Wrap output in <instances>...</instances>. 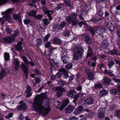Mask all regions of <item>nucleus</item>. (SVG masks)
Returning <instances> with one entry per match:
<instances>
[{
	"label": "nucleus",
	"mask_w": 120,
	"mask_h": 120,
	"mask_svg": "<svg viewBox=\"0 0 120 120\" xmlns=\"http://www.w3.org/2000/svg\"><path fill=\"white\" fill-rule=\"evenodd\" d=\"M42 98L40 95H38L33 103L32 108L35 111L38 112L44 116L48 113L50 109L49 103L45 107L42 106Z\"/></svg>",
	"instance_id": "nucleus-1"
},
{
	"label": "nucleus",
	"mask_w": 120,
	"mask_h": 120,
	"mask_svg": "<svg viewBox=\"0 0 120 120\" xmlns=\"http://www.w3.org/2000/svg\"><path fill=\"white\" fill-rule=\"evenodd\" d=\"M73 50L74 52L73 59L75 60H76L80 58L84 52L81 46H76Z\"/></svg>",
	"instance_id": "nucleus-2"
},
{
	"label": "nucleus",
	"mask_w": 120,
	"mask_h": 120,
	"mask_svg": "<svg viewBox=\"0 0 120 120\" xmlns=\"http://www.w3.org/2000/svg\"><path fill=\"white\" fill-rule=\"evenodd\" d=\"M11 11V9H10L7 10L6 11L2 13V15L5 16L4 17L2 18L3 20L8 21L11 19V17L9 15H8V14L10 13Z\"/></svg>",
	"instance_id": "nucleus-3"
},
{
	"label": "nucleus",
	"mask_w": 120,
	"mask_h": 120,
	"mask_svg": "<svg viewBox=\"0 0 120 120\" xmlns=\"http://www.w3.org/2000/svg\"><path fill=\"white\" fill-rule=\"evenodd\" d=\"M18 33V32L17 31H15L13 35L9 37L5 38H4V40L6 42L11 43L14 40V38L17 36Z\"/></svg>",
	"instance_id": "nucleus-4"
},
{
	"label": "nucleus",
	"mask_w": 120,
	"mask_h": 120,
	"mask_svg": "<svg viewBox=\"0 0 120 120\" xmlns=\"http://www.w3.org/2000/svg\"><path fill=\"white\" fill-rule=\"evenodd\" d=\"M43 10L45 14H47L48 17L49 18V19L51 20L52 18V15L53 13L52 10L49 11L47 8L46 7H44L43 8Z\"/></svg>",
	"instance_id": "nucleus-5"
},
{
	"label": "nucleus",
	"mask_w": 120,
	"mask_h": 120,
	"mask_svg": "<svg viewBox=\"0 0 120 120\" xmlns=\"http://www.w3.org/2000/svg\"><path fill=\"white\" fill-rule=\"evenodd\" d=\"M105 111V109L104 108H100L98 110V113L97 114L98 117L101 118L104 117V112Z\"/></svg>",
	"instance_id": "nucleus-6"
},
{
	"label": "nucleus",
	"mask_w": 120,
	"mask_h": 120,
	"mask_svg": "<svg viewBox=\"0 0 120 120\" xmlns=\"http://www.w3.org/2000/svg\"><path fill=\"white\" fill-rule=\"evenodd\" d=\"M56 90H58V91L57 93V96L59 97H60L62 94V92L65 91V89L62 87H57L55 89Z\"/></svg>",
	"instance_id": "nucleus-7"
},
{
	"label": "nucleus",
	"mask_w": 120,
	"mask_h": 120,
	"mask_svg": "<svg viewBox=\"0 0 120 120\" xmlns=\"http://www.w3.org/2000/svg\"><path fill=\"white\" fill-rule=\"evenodd\" d=\"M85 71L88 75V78L90 80L94 78V76L91 70L87 68L85 69Z\"/></svg>",
	"instance_id": "nucleus-8"
},
{
	"label": "nucleus",
	"mask_w": 120,
	"mask_h": 120,
	"mask_svg": "<svg viewBox=\"0 0 120 120\" xmlns=\"http://www.w3.org/2000/svg\"><path fill=\"white\" fill-rule=\"evenodd\" d=\"M19 103L21 105L20 106L18 107V110H26L27 109V106L23 101H21Z\"/></svg>",
	"instance_id": "nucleus-9"
},
{
	"label": "nucleus",
	"mask_w": 120,
	"mask_h": 120,
	"mask_svg": "<svg viewBox=\"0 0 120 120\" xmlns=\"http://www.w3.org/2000/svg\"><path fill=\"white\" fill-rule=\"evenodd\" d=\"M75 108L74 106L71 105H69L66 108L65 111L66 113H70L72 112Z\"/></svg>",
	"instance_id": "nucleus-10"
},
{
	"label": "nucleus",
	"mask_w": 120,
	"mask_h": 120,
	"mask_svg": "<svg viewBox=\"0 0 120 120\" xmlns=\"http://www.w3.org/2000/svg\"><path fill=\"white\" fill-rule=\"evenodd\" d=\"M117 88L118 90L116 89H111L110 90V93L112 95H115L118 94L119 91H120V86H118Z\"/></svg>",
	"instance_id": "nucleus-11"
},
{
	"label": "nucleus",
	"mask_w": 120,
	"mask_h": 120,
	"mask_svg": "<svg viewBox=\"0 0 120 120\" xmlns=\"http://www.w3.org/2000/svg\"><path fill=\"white\" fill-rule=\"evenodd\" d=\"M94 101V100L93 99L89 98L84 101V103L86 105H89L92 104L93 103Z\"/></svg>",
	"instance_id": "nucleus-12"
},
{
	"label": "nucleus",
	"mask_w": 120,
	"mask_h": 120,
	"mask_svg": "<svg viewBox=\"0 0 120 120\" xmlns=\"http://www.w3.org/2000/svg\"><path fill=\"white\" fill-rule=\"evenodd\" d=\"M83 110V108L82 106H79L76 108L74 112V113L77 115L79 114Z\"/></svg>",
	"instance_id": "nucleus-13"
},
{
	"label": "nucleus",
	"mask_w": 120,
	"mask_h": 120,
	"mask_svg": "<svg viewBox=\"0 0 120 120\" xmlns=\"http://www.w3.org/2000/svg\"><path fill=\"white\" fill-rule=\"evenodd\" d=\"M69 101L68 99L63 100L62 102V106L60 109V110H62L69 103Z\"/></svg>",
	"instance_id": "nucleus-14"
},
{
	"label": "nucleus",
	"mask_w": 120,
	"mask_h": 120,
	"mask_svg": "<svg viewBox=\"0 0 120 120\" xmlns=\"http://www.w3.org/2000/svg\"><path fill=\"white\" fill-rule=\"evenodd\" d=\"M15 65V70H18L20 62L17 59H15L14 60Z\"/></svg>",
	"instance_id": "nucleus-15"
},
{
	"label": "nucleus",
	"mask_w": 120,
	"mask_h": 120,
	"mask_svg": "<svg viewBox=\"0 0 120 120\" xmlns=\"http://www.w3.org/2000/svg\"><path fill=\"white\" fill-rule=\"evenodd\" d=\"M107 26L111 31H113L115 29V27L112 24L111 22H109L107 23Z\"/></svg>",
	"instance_id": "nucleus-16"
},
{
	"label": "nucleus",
	"mask_w": 120,
	"mask_h": 120,
	"mask_svg": "<svg viewBox=\"0 0 120 120\" xmlns=\"http://www.w3.org/2000/svg\"><path fill=\"white\" fill-rule=\"evenodd\" d=\"M21 67L24 73L27 74L28 73V68L23 63L22 64Z\"/></svg>",
	"instance_id": "nucleus-17"
},
{
	"label": "nucleus",
	"mask_w": 120,
	"mask_h": 120,
	"mask_svg": "<svg viewBox=\"0 0 120 120\" xmlns=\"http://www.w3.org/2000/svg\"><path fill=\"white\" fill-rule=\"evenodd\" d=\"M75 94H76V93L75 90H71L68 92L67 95L71 98H73L74 97V95Z\"/></svg>",
	"instance_id": "nucleus-18"
},
{
	"label": "nucleus",
	"mask_w": 120,
	"mask_h": 120,
	"mask_svg": "<svg viewBox=\"0 0 120 120\" xmlns=\"http://www.w3.org/2000/svg\"><path fill=\"white\" fill-rule=\"evenodd\" d=\"M105 29L101 27H98L97 28L96 30L97 33L98 34H99V33H104L105 32Z\"/></svg>",
	"instance_id": "nucleus-19"
},
{
	"label": "nucleus",
	"mask_w": 120,
	"mask_h": 120,
	"mask_svg": "<svg viewBox=\"0 0 120 120\" xmlns=\"http://www.w3.org/2000/svg\"><path fill=\"white\" fill-rule=\"evenodd\" d=\"M6 75V73L5 70L4 69H2L0 73V80L2 79Z\"/></svg>",
	"instance_id": "nucleus-20"
},
{
	"label": "nucleus",
	"mask_w": 120,
	"mask_h": 120,
	"mask_svg": "<svg viewBox=\"0 0 120 120\" xmlns=\"http://www.w3.org/2000/svg\"><path fill=\"white\" fill-rule=\"evenodd\" d=\"M61 71H62V73L63 72V76L64 78L66 79L68 77V75L67 71L64 69H61Z\"/></svg>",
	"instance_id": "nucleus-21"
},
{
	"label": "nucleus",
	"mask_w": 120,
	"mask_h": 120,
	"mask_svg": "<svg viewBox=\"0 0 120 120\" xmlns=\"http://www.w3.org/2000/svg\"><path fill=\"white\" fill-rule=\"evenodd\" d=\"M22 45V42L21 41H19L17 45L15 46L16 49L18 51L21 50L22 49V47L20 46Z\"/></svg>",
	"instance_id": "nucleus-22"
},
{
	"label": "nucleus",
	"mask_w": 120,
	"mask_h": 120,
	"mask_svg": "<svg viewBox=\"0 0 120 120\" xmlns=\"http://www.w3.org/2000/svg\"><path fill=\"white\" fill-rule=\"evenodd\" d=\"M108 43L107 42V40L106 39L105 40H103L101 44V45L102 48H105L109 45Z\"/></svg>",
	"instance_id": "nucleus-23"
},
{
	"label": "nucleus",
	"mask_w": 120,
	"mask_h": 120,
	"mask_svg": "<svg viewBox=\"0 0 120 120\" xmlns=\"http://www.w3.org/2000/svg\"><path fill=\"white\" fill-rule=\"evenodd\" d=\"M53 43L54 44H60L62 42L60 39L58 38H56L53 40Z\"/></svg>",
	"instance_id": "nucleus-24"
},
{
	"label": "nucleus",
	"mask_w": 120,
	"mask_h": 120,
	"mask_svg": "<svg viewBox=\"0 0 120 120\" xmlns=\"http://www.w3.org/2000/svg\"><path fill=\"white\" fill-rule=\"evenodd\" d=\"M61 59L63 62L65 64H67L68 62V57L67 56H62L61 58Z\"/></svg>",
	"instance_id": "nucleus-25"
},
{
	"label": "nucleus",
	"mask_w": 120,
	"mask_h": 120,
	"mask_svg": "<svg viewBox=\"0 0 120 120\" xmlns=\"http://www.w3.org/2000/svg\"><path fill=\"white\" fill-rule=\"evenodd\" d=\"M88 50L86 56L87 57L90 56L93 52L91 47L89 46L88 47Z\"/></svg>",
	"instance_id": "nucleus-26"
},
{
	"label": "nucleus",
	"mask_w": 120,
	"mask_h": 120,
	"mask_svg": "<svg viewBox=\"0 0 120 120\" xmlns=\"http://www.w3.org/2000/svg\"><path fill=\"white\" fill-rule=\"evenodd\" d=\"M64 5H61L60 4L57 5V6L53 7V9L55 11L58 10L60 9L62 7H63Z\"/></svg>",
	"instance_id": "nucleus-27"
},
{
	"label": "nucleus",
	"mask_w": 120,
	"mask_h": 120,
	"mask_svg": "<svg viewBox=\"0 0 120 120\" xmlns=\"http://www.w3.org/2000/svg\"><path fill=\"white\" fill-rule=\"evenodd\" d=\"M79 25V26L80 27H81L82 25H84V27L86 30H87L88 29V26L86 24L82 22H80Z\"/></svg>",
	"instance_id": "nucleus-28"
},
{
	"label": "nucleus",
	"mask_w": 120,
	"mask_h": 120,
	"mask_svg": "<svg viewBox=\"0 0 120 120\" xmlns=\"http://www.w3.org/2000/svg\"><path fill=\"white\" fill-rule=\"evenodd\" d=\"M35 1V0H30L28 4L31 7L35 6V4L34 2Z\"/></svg>",
	"instance_id": "nucleus-29"
},
{
	"label": "nucleus",
	"mask_w": 120,
	"mask_h": 120,
	"mask_svg": "<svg viewBox=\"0 0 120 120\" xmlns=\"http://www.w3.org/2000/svg\"><path fill=\"white\" fill-rule=\"evenodd\" d=\"M99 93L100 95L102 96L107 94L108 93V92L107 90H104L101 91L99 92Z\"/></svg>",
	"instance_id": "nucleus-30"
},
{
	"label": "nucleus",
	"mask_w": 120,
	"mask_h": 120,
	"mask_svg": "<svg viewBox=\"0 0 120 120\" xmlns=\"http://www.w3.org/2000/svg\"><path fill=\"white\" fill-rule=\"evenodd\" d=\"M54 105L56 108H59L60 106V103L59 101H56L54 102Z\"/></svg>",
	"instance_id": "nucleus-31"
},
{
	"label": "nucleus",
	"mask_w": 120,
	"mask_h": 120,
	"mask_svg": "<svg viewBox=\"0 0 120 120\" xmlns=\"http://www.w3.org/2000/svg\"><path fill=\"white\" fill-rule=\"evenodd\" d=\"M104 82L106 84H109L110 81V80L107 77H105L103 79Z\"/></svg>",
	"instance_id": "nucleus-32"
},
{
	"label": "nucleus",
	"mask_w": 120,
	"mask_h": 120,
	"mask_svg": "<svg viewBox=\"0 0 120 120\" xmlns=\"http://www.w3.org/2000/svg\"><path fill=\"white\" fill-rule=\"evenodd\" d=\"M72 66V64L71 63H69L67 64L66 67V68L68 70H69L71 69Z\"/></svg>",
	"instance_id": "nucleus-33"
},
{
	"label": "nucleus",
	"mask_w": 120,
	"mask_h": 120,
	"mask_svg": "<svg viewBox=\"0 0 120 120\" xmlns=\"http://www.w3.org/2000/svg\"><path fill=\"white\" fill-rule=\"evenodd\" d=\"M4 57L5 60H8L9 59V53H8L6 52L4 53Z\"/></svg>",
	"instance_id": "nucleus-34"
},
{
	"label": "nucleus",
	"mask_w": 120,
	"mask_h": 120,
	"mask_svg": "<svg viewBox=\"0 0 120 120\" xmlns=\"http://www.w3.org/2000/svg\"><path fill=\"white\" fill-rule=\"evenodd\" d=\"M105 72L107 74H108L109 75L111 76H113L114 75L112 72H110L109 70H107L106 69L105 70Z\"/></svg>",
	"instance_id": "nucleus-35"
},
{
	"label": "nucleus",
	"mask_w": 120,
	"mask_h": 120,
	"mask_svg": "<svg viewBox=\"0 0 120 120\" xmlns=\"http://www.w3.org/2000/svg\"><path fill=\"white\" fill-rule=\"evenodd\" d=\"M36 45H40L42 44V41L40 39H38L36 40Z\"/></svg>",
	"instance_id": "nucleus-36"
},
{
	"label": "nucleus",
	"mask_w": 120,
	"mask_h": 120,
	"mask_svg": "<svg viewBox=\"0 0 120 120\" xmlns=\"http://www.w3.org/2000/svg\"><path fill=\"white\" fill-rule=\"evenodd\" d=\"M102 87V85L100 84H95L94 85V88L96 89H99Z\"/></svg>",
	"instance_id": "nucleus-37"
},
{
	"label": "nucleus",
	"mask_w": 120,
	"mask_h": 120,
	"mask_svg": "<svg viewBox=\"0 0 120 120\" xmlns=\"http://www.w3.org/2000/svg\"><path fill=\"white\" fill-rule=\"evenodd\" d=\"M23 61L26 64H28V61L26 57L24 56H22V57Z\"/></svg>",
	"instance_id": "nucleus-38"
},
{
	"label": "nucleus",
	"mask_w": 120,
	"mask_h": 120,
	"mask_svg": "<svg viewBox=\"0 0 120 120\" xmlns=\"http://www.w3.org/2000/svg\"><path fill=\"white\" fill-rule=\"evenodd\" d=\"M62 74V71H61L60 69V70L59 72L57 73L56 75V77L57 78H59L61 76Z\"/></svg>",
	"instance_id": "nucleus-39"
},
{
	"label": "nucleus",
	"mask_w": 120,
	"mask_h": 120,
	"mask_svg": "<svg viewBox=\"0 0 120 120\" xmlns=\"http://www.w3.org/2000/svg\"><path fill=\"white\" fill-rule=\"evenodd\" d=\"M109 54L111 55L115 54L117 55L118 53L116 50H114L109 52Z\"/></svg>",
	"instance_id": "nucleus-40"
},
{
	"label": "nucleus",
	"mask_w": 120,
	"mask_h": 120,
	"mask_svg": "<svg viewBox=\"0 0 120 120\" xmlns=\"http://www.w3.org/2000/svg\"><path fill=\"white\" fill-rule=\"evenodd\" d=\"M66 23L64 22H62L60 24V26L58 27V28L59 29H61L64 27V26L65 25Z\"/></svg>",
	"instance_id": "nucleus-41"
},
{
	"label": "nucleus",
	"mask_w": 120,
	"mask_h": 120,
	"mask_svg": "<svg viewBox=\"0 0 120 120\" xmlns=\"http://www.w3.org/2000/svg\"><path fill=\"white\" fill-rule=\"evenodd\" d=\"M31 90V87L29 86H27L26 87V90L25 91V92L26 93H29Z\"/></svg>",
	"instance_id": "nucleus-42"
},
{
	"label": "nucleus",
	"mask_w": 120,
	"mask_h": 120,
	"mask_svg": "<svg viewBox=\"0 0 120 120\" xmlns=\"http://www.w3.org/2000/svg\"><path fill=\"white\" fill-rule=\"evenodd\" d=\"M8 0H0V6L4 4Z\"/></svg>",
	"instance_id": "nucleus-43"
},
{
	"label": "nucleus",
	"mask_w": 120,
	"mask_h": 120,
	"mask_svg": "<svg viewBox=\"0 0 120 120\" xmlns=\"http://www.w3.org/2000/svg\"><path fill=\"white\" fill-rule=\"evenodd\" d=\"M79 96V94H74V99L73 101V102H74L76 101L77 98Z\"/></svg>",
	"instance_id": "nucleus-44"
},
{
	"label": "nucleus",
	"mask_w": 120,
	"mask_h": 120,
	"mask_svg": "<svg viewBox=\"0 0 120 120\" xmlns=\"http://www.w3.org/2000/svg\"><path fill=\"white\" fill-rule=\"evenodd\" d=\"M43 22L45 25H46L49 24V21L46 19H43Z\"/></svg>",
	"instance_id": "nucleus-45"
},
{
	"label": "nucleus",
	"mask_w": 120,
	"mask_h": 120,
	"mask_svg": "<svg viewBox=\"0 0 120 120\" xmlns=\"http://www.w3.org/2000/svg\"><path fill=\"white\" fill-rule=\"evenodd\" d=\"M64 2L66 5L70 7L71 6V4H70V1L68 0H64Z\"/></svg>",
	"instance_id": "nucleus-46"
},
{
	"label": "nucleus",
	"mask_w": 120,
	"mask_h": 120,
	"mask_svg": "<svg viewBox=\"0 0 120 120\" xmlns=\"http://www.w3.org/2000/svg\"><path fill=\"white\" fill-rule=\"evenodd\" d=\"M114 64V62L113 61H111L109 62L108 64V65L109 67L110 68Z\"/></svg>",
	"instance_id": "nucleus-47"
},
{
	"label": "nucleus",
	"mask_w": 120,
	"mask_h": 120,
	"mask_svg": "<svg viewBox=\"0 0 120 120\" xmlns=\"http://www.w3.org/2000/svg\"><path fill=\"white\" fill-rule=\"evenodd\" d=\"M66 19L67 22L69 23L71 21L72 19L71 17L68 16L66 17Z\"/></svg>",
	"instance_id": "nucleus-48"
},
{
	"label": "nucleus",
	"mask_w": 120,
	"mask_h": 120,
	"mask_svg": "<svg viewBox=\"0 0 120 120\" xmlns=\"http://www.w3.org/2000/svg\"><path fill=\"white\" fill-rule=\"evenodd\" d=\"M13 115V113H10L9 114L5 116V118L6 119H8L12 117Z\"/></svg>",
	"instance_id": "nucleus-49"
},
{
	"label": "nucleus",
	"mask_w": 120,
	"mask_h": 120,
	"mask_svg": "<svg viewBox=\"0 0 120 120\" xmlns=\"http://www.w3.org/2000/svg\"><path fill=\"white\" fill-rule=\"evenodd\" d=\"M36 14V12L35 11H33L31 12L30 13H29V15L32 16H34Z\"/></svg>",
	"instance_id": "nucleus-50"
},
{
	"label": "nucleus",
	"mask_w": 120,
	"mask_h": 120,
	"mask_svg": "<svg viewBox=\"0 0 120 120\" xmlns=\"http://www.w3.org/2000/svg\"><path fill=\"white\" fill-rule=\"evenodd\" d=\"M13 18L16 20L19 17V14H14L13 15Z\"/></svg>",
	"instance_id": "nucleus-51"
},
{
	"label": "nucleus",
	"mask_w": 120,
	"mask_h": 120,
	"mask_svg": "<svg viewBox=\"0 0 120 120\" xmlns=\"http://www.w3.org/2000/svg\"><path fill=\"white\" fill-rule=\"evenodd\" d=\"M98 66L100 67V69L102 71H103V70L102 69V68H104V65L103 64L101 63H100L99 64Z\"/></svg>",
	"instance_id": "nucleus-52"
},
{
	"label": "nucleus",
	"mask_w": 120,
	"mask_h": 120,
	"mask_svg": "<svg viewBox=\"0 0 120 120\" xmlns=\"http://www.w3.org/2000/svg\"><path fill=\"white\" fill-rule=\"evenodd\" d=\"M50 35V34H48L45 37V39L44 40V41L45 42L47 41H48V39Z\"/></svg>",
	"instance_id": "nucleus-53"
},
{
	"label": "nucleus",
	"mask_w": 120,
	"mask_h": 120,
	"mask_svg": "<svg viewBox=\"0 0 120 120\" xmlns=\"http://www.w3.org/2000/svg\"><path fill=\"white\" fill-rule=\"evenodd\" d=\"M64 82L61 81H60L58 82V85L62 87L64 86Z\"/></svg>",
	"instance_id": "nucleus-54"
},
{
	"label": "nucleus",
	"mask_w": 120,
	"mask_h": 120,
	"mask_svg": "<svg viewBox=\"0 0 120 120\" xmlns=\"http://www.w3.org/2000/svg\"><path fill=\"white\" fill-rule=\"evenodd\" d=\"M35 81L36 83L37 84L39 83L40 82V79L38 77H37L36 78Z\"/></svg>",
	"instance_id": "nucleus-55"
},
{
	"label": "nucleus",
	"mask_w": 120,
	"mask_h": 120,
	"mask_svg": "<svg viewBox=\"0 0 120 120\" xmlns=\"http://www.w3.org/2000/svg\"><path fill=\"white\" fill-rule=\"evenodd\" d=\"M115 115L116 116L118 117H120V110L119 111H117L115 113Z\"/></svg>",
	"instance_id": "nucleus-56"
},
{
	"label": "nucleus",
	"mask_w": 120,
	"mask_h": 120,
	"mask_svg": "<svg viewBox=\"0 0 120 120\" xmlns=\"http://www.w3.org/2000/svg\"><path fill=\"white\" fill-rule=\"evenodd\" d=\"M70 32L69 31L67 30L63 34V35L64 36H67L69 35Z\"/></svg>",
	"instance_id": "nucleus-57"
},
{
	"label": "nucleus",
	"mask_w": 120,
	"mask_h": 120,
	"mask_svg": "<svg viewBox=\"0 0 120 120\" xmlns=\"http://www.w3.org/2000/svg\"><path fill=\"white\" fill-rule=\"evenodd\" d=\"M24 22L25 24H27L30 23V21L29 19H25L24 20Z\"/></svg>",
	"instance_id": "nucleus-58"
},
{
	"label": "nucleus",
	"mask_w": 120,
	"mask_h": 120,
	"mask_svg": "<svg viewBox=\"0 0 120 120\" xmlns=\"http://www.w3.org/2000/svg\"><path fill=\"white\" fill-rule=\"evenodd\" d=\"M86 42L89 44H90L92 42L91 39V38L87 40L86 39Z\"/></svg>",
	"instance_id": "nucleus-59"
},
{
	"label": "nucleus",
	"mask_w": 120,
	"mask_h": 120,
	"mask_svg": "<svg viewBox=\"0 0 120 120\" xmlns=\"http://www.w3.org/2000/svg\"><path fill=\"white\" fill-rule=\"evenodd\" d=\"M51 45L50 42H48L45 45V46L46 47L48 48Z\"/></svg>",
	"instance_id": "nucleus-60"
},
{
	"label": "nucleus",
	"mask_w": 120,
	"mask_h": 120,
	"mask_svg": "<svg viewBox=\"0 0 120 120\" xmlns=\"http://www.w3.org/2000/svg\"><path fill=\"white\" fill-rule=\"evenodd\" d=\"M6 31L7 33H9L11 32L12 30L10 28H7L6 29Z\"/></svg>",
	"instance_id": "nucleus-61"
},
{
	"label": "nucleus",
	"mask_w": 120,
	"mask_h": 120,
	"mask_svg": "<svg viewBox=\"0 0 120 120\" xmlns=\"http://www.w3.org/2000/svg\"><path fill=\"white\" fill-rule=\"evenodd\" d=\"M77 118L75 116H72L70 117V120H77Z\"/></svg>",
	"instance_id": "nucleus-62"
},
{
	"label": "nucleus",
	"mask_w": 120,
	"mask_h": 120,
	"mask_svg": "<svg viewBox=\"0 0 120 120\" xmlns=\"http://www.w3.org/2000/svg\"><path fill=\"white\" fill-rule=\"evenodd\" d=\"M113 80L116 82H120V79L113 78Z\"/></svg>",
	"instance_id": "nucleus-63"
},
{
	"label": "nucleus",
	"mask_w": 120,
	"mask_h": 120,
	"mask_svg": "<svg viewBox=\"0 0 120 120\" xmlns=\"http://www.w3.org/2000/svg\"><path fill=\"white\" fill-rule=\"evenodd\" d=\"M1 96L3 97L2 98L3 99L6 98L7 97V96L5 95L4 94L2 93L1 94Z\"/></svg>",
	"instance_id": "nucleus-64"
}]
</instances>
